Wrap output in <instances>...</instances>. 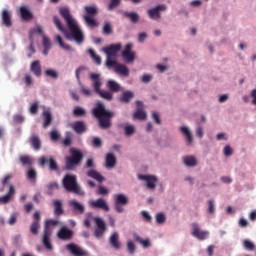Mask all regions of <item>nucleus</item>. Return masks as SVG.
Listing matches in <instances>:
<instances>
[{
  "label": "nucleus",
  "mask_w": 256,
  "mask_h": 256,
  "mask_svg": "<svg viewBox=\"0 0 256 256\" xmlns=\"http://www.w3.org/2000/svg\"><path fill=\"white\" fill-rule=\"evenodd\" d=\"M59 13L66 22L68 30L65 29V26H63V23L61 22L59 17L54 16L53 23L57 27V29H59L61 33H63L68 41H75L78 44L83 43V41H85V36L83 35V31H81V28H79V25H77L75 19H73V16H71V11H69V8H60Z\"/></svg>",
  "instance_id": "nucleus-1"
},
{
  "label": "nucleus",
  "mask_w": 256,
  "mask_h": 256,
  "mask_svg": "<svg viewBox=\"0 0 256 256\" xmlns=\"http://www.w3.org/2000/svg\"><path fill=\"white\" fill-rule=\"evenodd\" d=\"M92 115L98 120L100 129H111L113 125L112 119L115 117V112L105 109V104L99 102L92 110Z\"/></svg>",
  "instance_id": "nucleus-2"
},
{
  "label": "nucleus",
  "mask_w": 256,
  "mask_h": 256,
  "mask_svg": "<svg viewBox=\"0 0 256 256\" xmlns=\"http://www.w3.org/2000/svg\"><path fill=\"white\" fill-rule=\"evenodd\" d=\"M62 184L64 189L68 191V193H74L75 195H85V192L83 189H81V186H79V183H77V176L67 174L64 176L62 180Z\"/></svg>",
  "instance_id": "nucleus-3"
},
{
  "label": "nucleus",
  "mask_w": 256,
  "mask_h": 256,
  "mask_svg": "<svg viewBox=\"0 0 256 256\" xmlns=\"http://www.w3.org/2000/svg\"><path fill=\"white\" fill-rule=\"evenodd\" d=\"M81 163H83V152L77 148H70V156L66 157L65 162L66 169L73 171Z\"/></svg>",
  "instance_id": "nucleus-4"
},
{
  "label": "nucleus",
  "mask_w": 256,
  "mask_h": 256,
  "mask_svg": "<svg viewBox=\"0 0 256 256\" xmlns=\"http://www.w3.org/2000/svg\"><path fill=\"white\" fill-rule=\"evenodd\" d=\"M56 225H59V220L49 219L44 226L42 243L48 251L53 250V244H51V234L53 233V229H51V227H56Z\"/></svg>",
  "instance_id": "nucleus-5"
},
{
  "label": "nucleus",
  "mask_w": 256,
  "mask_h": 256,
  "mask_svg": "<svg viewBox=\"0 0 256 256\" xmlns=\"http://www.w3.org/2000/svg\"><path fill=\"white\" fill-rule=\"evenodd\" d=\"M85 15H84V21L87 23L89 27H98L99 23H97V20L94 19V17H97L99 15V8L95 5L92 6H85L84 7Z\"/></svg>",
  "instance_id": "nucleus-6"
},
{
  "label": "nucleus",
  "mask_w": 256,
  "mask_h": 256,
  "mask_svg": "<svg viewBox=\"0 0 256 256\" xmlns=\"http://www.w3.org/2000/svg\"><path fill=\"white\" fill-rule=\"evenodd\" d=\"M125 205H129V198L124 194H116L114 196V209L117 213H123Z\"/></svg>",
  "instance_id": "nucleus-7"
},
{
  "label": "nucleus",
  "mask_w": 256,
  "mask_h": 256,
  "mask_svg": "<svg viewBox=\"0 0 256 256\" xmlns=\"http://www.w3.org/2000/svg\"><path fill=\"white\" fill-rule=\"evenodd\" d=\"M39 165L40 167H45L48 165L49 171L59 172V164H57V160L52 156L47 158L46 156H41L39 158Z\"/></svg>",
  "instance_id": "nucleus-8"
},
{
  "label": "nucleus",
  "mask_w": 256,
  "mask_h": 256,
  "mask_svg": "<svg viewBox=\"0 0 256 256\" xmlns=\"http://www.w3.org/2000/svg\"><path fill=\"white\" fill-rule=\"evenodd\" d=\"M94 221L96 224L94 235L97 239H101V237H103V235H105L107 232V224H105V220L99 217H96Z\"/></svg>",
  "instance_id": "nucleus-9"
},
{
  "label": "nucleus",
  "mask_w": 256,
  "mask_h": 256,
  "mask_svg": "<svg viewBox=\"0 0 256 256\" xmlns=\"http://www.w3.org/2000/svg\"><path fill=\"white\" fill-rule=\"evenodd\" d=\"M191 227H192V235L199 241H205V239H207V237H209V231L201 230V228L199 227V225L197 223H195V222L192 223Z\"/></svg>",
  "instance_id": "nucleus-10"
},
{
  "label": "nucleus",
  "mask_w": 256,
  "mask_h": 256,
  "mask_svg": "<svg viewBox=\"0 0 256 256\" xmlns=\"http://www.w3.org/2000/svg\"><path fill=\"white\" fill-rule=\"evenodd\" d=\"M138 179L146 182L147 189L154 191L155 187H157V181H159L156 176L153 175H138Z\"/></svg>",
  "instance_id": "nucleus-11"
},
{
  "label": "nucleus",
  "mask_w": 256,
  "mask_h": 256,
  "mask_svg": "<svg viewBox=\"0 0 256 256\" xmlns=\"http://www.w3.org/2000/svg\"><path fill=\"white\" fill-rule=\"evenodd\" d=\"M89 205L90 207H92V209H101L106 213H109V211L111 210L109 208V204H107V201L103 198H98L97 200H91L89 202Z\"/></svg>",
  "instance_id": "nucleus-12"
},
{
  "label": "nucleus",
  "mask_w": 256,
  "mask_h": 256,
  "mask_svg": "<svg viewBox=\"0 0 256 256\" xmlns=\"http://www.w3.org/2000/svg\"><path fill=\"white\" fill-rule=\"evenodd\" d=\"M66 249L73 255V256H89V252L83 250V248L77 246V244L70 243L66 245Z\"/></svg>",
  "instance_id": "nucleus-13"
},
{
  "label": "nucleus",
  "mask_w": 256,
  "mask_h": 256,
  "mask_svg": "<svg viewBox=\"0 0 256 256\" xmlns=\"http://www.w3.org/2000/svg\"><path fill=\"white\" fill-rule=\"evenodd\" d=\"M131 49H133V44L128 43L121 53L123 59H125L127 63H133V61H135V52L131 51Z\"/></svg>",
  "instance_id": "nucleus-14"
},
{
  "label": "nucleus",
  "mask_w": 256,
  "mask_h": 256,
  "mask_svg": "<svg viewBox=\"0 0 256 256\" xmlns=\"http://www.w3.org/2000/svg\"><path fill=\"white\" fill-rule=\"evenodd\" d=\"M165 9H167V6L158 5L148 10V16L150 17V19L154 20L161 19V11H165Z\"/></svg>",
  "instance_id": "nucleus-15"
},
{
  "label": "nucleus",
  "mask_w": 256,
  "mask_h": 256,
  "mask_svg": "<svg viewBox=\"0 0 256 256\" xmlns=\"http://www.w3.org/2000/svg\"><path fill=\"white\" fill-rule=\"evenodd\" d=\"M121 51V43L111 44L110 46L104 48V53L107 57H117V53Z\"/></svg>",
  "instance_id": "nucleus-16"
},
{
  "label": "nucleus",
  "mask_w": 256,
  "mask_h": 256,
  "mask_svg": "<svg viewBox=\"0 0 256 256\" xmlns=\"http://www.w3.org/2000/svg\"><path fill=\"white\" fill-rule=\"evenodd\" d=\"M108 243L112 247V249H115V251H119V249H121V241H119V233L113 232L109 237Z\"/></svg>",
  "instance_id": "nucleus-17"
},
{
  "label": "nucleus",
  "mask_w": 256,
  "mask_h": 256,
  "mask_svg": "<svg viewBox=\"0 0 256 256\" xmlns=\"http://www.w3.org/2000/svg\"><path fill=\"white\" fill-rule=\"evenodd\" d=\"M20 11V17L22 21H31L33 20V12L27 7V6H21L19 8Z\"/></svg>",
  "instance_id": "nucleus-18"
},
{
  "label": "nucleus",
  "mask_w": 256,
  "mask_h": 256,
  "mask_svg": "<svg viewBox=\"0 0 256 256\" xmlns=\"http://www.w3.org/2000/svg\"><path fill=\"white\" fill-rule=\"evenodd\" d=\"M116 165H117V157H115V154L113 153L106 154V158H105L106 169H115Z\"/></svg>",
  "instance_id": "nucleus-19"
},
{
  "label": "nucleus",
  "mask_w": 256,
  "mask_h": 256,
  "mask_svg": "<svg viewBox=\"0 0 256 256\" xmlns=\"http://www.w3.org/2000/svg\"><path fill=\"white\" fill-rule=\"evenodd\" d=\"M72 237H73V232L65 226H63L58 231V238L62 239V241H69V239H71Z\"/></svg>",
  "instance_id": "nucleus-20"
},
{
  "label": "nucleus",
  "mask_w": 256,
  "mask_h": 256,
  "mask_svg": "<svg viewBox=\"0 0 256 256\" xmlns=\"http://www.w3.org/2000/svg\"><path fill=\"white\" fill-rule=\"evenodd\" d=\"M71 128L78 135H81L87 131V125H85V122H83V121L74 122L73 124H71Z\"/></svg>",
  "instance_id": "nucleus-21"
},
{
  "label": "nucleus",
  "mask_w": 256,
  "mask_h": 256,
  "mask_svg": "<svg viewBox=\"0 0 256 256\" xmlns=\"http://www.w3.org/2000/svg\"><path fill=\"white\" fill-rule=\"evenodd\" d=\"M2 25H4V27H12L13 22L11 20V12H9V10L4 9L2 11Z\"/></svg>",
  "instance_id": "nucleus-22"
},
{
  "label": "nucleus",
  "mask_w": 256,
  "mask_h": 256,
  "mask_svg": "<svg viewBox=\"0 0 256 256\" xmlns=\"http://www.w3.org/2000/svg\"><path fill=\"white\" fill-rule=\"evenodd\" d=\"M30 71L35 75V77H41V62L39 60H35L30 65Z\"/></svg>",
  "instance_id": "nucleus-23"
},
{
  "label": "nucleus",
  "mask_w": 256,
  "mask_h": 256,
  "mask_svg": "<svg viewBox=\"0 0 256 256\" xmlns=\"http://www.w3.org/2000/svg\"><path fill=\"white\" fill-rule=\"evenodd\" d=\"M53 206H54V215L56 217H61V215L65 213V210H63V201L53 200Z\"/></svg>",
  "instance_id": "nucleus-24"
},
{
  "label": "nucleus",
  "mask_w": 256,
  "mask_h": 256,
  "mask_svg": "<svg viewBox=\"0 0 256 256\" xmlns=\"http://www.w3.org/2000/svg\"><path fill=\"white\" fill-rule=\"evenodd\" d=\"M29 143L35 151H39V149H41V138H39V135L32 134L29 138Z\"/></svg>",
  "instance_id": "nucleus-25"
},
{
  "label": "nucleus",
  "mask_w": 256,
  "mask_h": 256,
  "mask_svg": "<svg viewBox=\"0 0 256 256\" xmlns=\"http://www.w3.org/2000/svg\"><path fill=\"white\" fill-rule=\"evenodd\" d=\"M42 117H43V128L47 129V127H49V125H51L52 121H53V115H51V111L49 110H44L42 113Z\"/></svg>",
  "instance_id": "nucleus-26"
},
{
  "label": "nucleus",
  "mask_w": 256,
  "mask_h": 256,
  "mask_svg": "<svg viewBox=\"0 0 256 256\" xmlns=\"http://www.w3.org/2000/svg\"><path fill=\"white\" fill-rule=\"evenodd\" d=\"M70 207H73V211L78 213L79 215H83L85 213V206L81 203L77 202V200H72L69 202Z\"/></svg>",
  "instance_id": "nucleus-27"
},
{
  "label": "nucleus",
  "mask_w": 256,
  "mask_h": 256,
  "mask_svg": "<svg viewBox=\"0 0 256 256\" xmlns=\"http://www.w3.org/2000/svg\"><path fill=\"white\" fill-rule=\"evenodd\" d=\"M90 79L93 83L94 91H99L101 89V78L99 74L92 73L90 74Z\"/></svg>",
  "instance_id": "nucleus-28"
},
{
  "label": "nucleus",
  "mask_w": 256,
  "mask_h": 256,
  "mask_svg": "<svg viewBox=\"0 0 256 256\" xmlns=\"http://www.w3.org/2000/svg\"><path fill=\"white\" fill-rule=\"evenodd\" d=\"M87 176L95 179L98 183H103V181H105V177H103L101 173L97 172V170H89L87 172Z\"/></svg>",
  "instance_id": "nucleus-29"
},
{
  "label": "nucleus",
  "mask_w": 256,
  "mask_h": 256,
  "mask_svg": "<svg viewBox=\"0 0 256 256\" xmlns=\"http://www.w3.org/2000/svg\"><path fill=\"white\" fill-rule=\"evenodd\" d=\"M183 163L186 167H196L197 158L195 156H185L183 158Z\"/></svg>",
  "instance_id": "nucleus-30"
},
{
  "label": "nucleus",
  "mask_w": 256,
  "mask_h": 256,
  "mask_svg": "<svg viewBox=\"0 0 256 256\" xmlns=\"http://www.w3.org/2000/svg\"><path fill=\"white\" fill-rule=\"evenodd\" d=\"M135 97V94L131 91H125L120 98L121 103H130L131 99Z\"/></svg>",
  "instance_id": "nucleus-31"
},
{
  "label": "nucleus",
  "mask_w": 256,
  "mask_h": 256,
  "mask_svg": "<svg viewBox=\"0 0 256 256\" xmlns=\"http://www.w3.org/2000/svg\"><path fill=\"white\" fill-rule=\"evenodd\" d=\"M115 72L123 75L124 77H129V68L123 64H118L116 66Z\"/></svg>",
  "instance_id": "nucleus-32"
},
{
  "label": "nucleus",
  "mask_w": 256,
  "mask_h": 256,
  "mask_svg": "<svg viewBox=\"0 0 256 256\" xmlns=\"http://www.w3.org/2000/svg\"><path fill=\"white\" fill-rule=\"evenodd\" d=\"M133 117H134V119H139L140 121H145V119H147V113H145L143 108H137Z\"/></svg>",
  "instance_id": "nucleus-33"
},
{
  "label": "nucleus",
  "mask_w": 256,
  "mask_h": 256,
  "mask_svg": "<svg viewBox=\"0 0 256 256\" xmlns=\"http://www.w3.org/2000/svg\"><path fill=\"white\" fill-rule=\"evenodd\" d=\"M180 131L181 133H183V135H185L188 143H193V134L191 133L189 128H187L186 126H182L180 127Z\"/></svg>",
  "instance_id": "nucleus-34"
},
{
  "label": "nucleus",
  "mask_w": 256,
  "mask_h": 256,
  "mask_svg": "<svg viewBox=\"0 0 256 256\" xmlns=\"http://www.w3.org/2000/svg\"><path fill=\"white\" fill-rule=\"evenodd\" d=\"M96 93H98V95H100V97H102V99H106V101L113 100V93H111L109 91L99 89L98 91H96Z\"/></svg>",
  "instance_id": "nucleus-35"
},
{
  "label": "nucleus",
  "mask_w": 256,
  "mask_h": 256,
  "mask_svg": "<svg viewBox=\"0 0 256 256\" xmlns=\"http://www.w3.org/2000/svg\"><path fill=\"white\" fill-rule=\"evenodd\" d=\"M124 17L130 19L132 23H138L139 21V14L137 12H124Z\"/></svg>",
  "instance_id": "nucleus-36"
},
{
  "label": "nucleus",
  "mask_w": 256,
  "mask_h": 256,
  "mask_svg": "<svg viewBox=\"0 0 256 256\" xmlns=\"http://www.w3.org/2000/svg\"><path fill=\"white\" fill-rule=\"evenodd\" d=\"M56 42L58 43L59 47H61V49H64L65 51H71V45L66 44L63 41V38H61L59 35H56Z\"/></svg>",
  "instance_id": "nucleus-37"
},
{
  "label": "nucleus",
  "mask_w": 256,
  "mask_h": 256,
  "mask_svg": "<svg viewBox=\"0 0 256 256\" xmlns=\"http://www.w3.org/2000/svg\"><path fill=\"white\" fill-rule=\"evenodd\" d=\"M107 87L108 89H110V91H113L114 93H117L119 89H121V86L114 80H109L107 82Z\"/></svg>",
  "instance_id": "nucleus-38"
},
{
  "label": "nucleus",
  "mask_w": 256,
  "mask_h": 256,
  "mask_svg": "<svg viewBox=\"0 0 256 256\" xmlns=\"http://www.w3.org/2000/svg\"><path fill=\"white\" fill-rule=\"evenodd\" d=\"M74 117H85L87 115V111L84 108L76 106L73 110Z\"/></svg>",
  "instance_id": "nucleus-39"
},
{
  "label": "nucleus",
  "mask_w": 256,
  "mask_h": 256,
  "mask_svg": "<svg viewBox=\"0 0 256 256\" xmlns=\"http://www.w3.org/2000/svg\"><path fill=\"white\" fill-rule=\"evenodd\" d=\"M88 53L93 61H95L96 65H101V56L97 55V53H95V50L90 48L88 49Z\"/></svg>",
  "instance_id": "nucleus-40"
},
{
  "label": "nucleus",
  "mask_w": 256,
  "mask_h": 256,
  "mask_svg": "<svg viewBox=\"0 0 256 256\" xmlns=\"http://www.w3.org/2000/svg\"><path fill=\"white\" fill-rule=\"evenodd\" d=\"M47 189H48V195H53L54 191H57V189H59V183L57 182H50L47 185Z\"/></svg>",
  "instance_id": "nucleus-41"
},
{
  "label": "nucleus",
  "mask_w": 256,
  "mask_h": 256,
  "mask_svg": "<svg viewBox=\"0 0 256 256\" xmlns=\"http://www.w3.org/2000/svg\"><path fill=\"white\" fill-rule=\"evenodd\" d=\"M19 161L22 165H33V159L27 155L20 156Z\"/></svg>",
  "instance_id": "nucleus-42"
},
{
  "label": "nucleus",
  "mask_w": 256,
  "mask_h": 256,
  "mask_svg": "<svg viewBox=\"0 0 256 256\" xmlns=\"http://www.w3.org/2000/svg\"><path fill=\"white\" fill-rule=\"evenodd\" d=\"M41 227V224L38 222H32L31 226H30V232L32 233V235H39V229Z\"/></svg>",
  "instance_id": "nucleus-43"
},
{
  "label": "nucleus",
  "mask_w": 256,
  "mask_h": 256,
  "mask_svg": "<svg viewBox=\"0 0 256 256\" xmlns=\"http://www.w3.org/2000/svg\"><path fill=\"white\" fill-rule=\"evenodd\" d=\"M46 77H51V79H58L59 78V73L56 70L53 69H47L45 71Z\"/></svg>",
  "instance_id": "nucleus-44"
},
{
  "label": "nucleus",
  "mask_w": 256,
  "mask_h": 256,
  "mask_svg": "<svg viewBox=\"0 0 256 256\" xmlns=\"http://www.w3.org/2000/svg\"><path fill=\"white\" fill-rule=\"evenodd\" d=\"M118 65H119V63L117 61L113 60V57L107 56V58H106V66L107 67H114V70H115Z\"/></svg>",
  "instance_id": "nucleus-45"
},
{
  "label": "nucleus",
  "mask_w": 256,
  "mask_h": 256,
  "mask_svg": "<svg viewBox=\"0 0 256 256\" xmlns=\"http://www.w3.org/2000/svg\"><path fill=\"white\" fill-rule=\"evenodd\" d=\"M243 247L246 248L247 251H255V244L250 240H244Z\"/></svg>",
  "instance_id": "nucleus-46"
},
{
  "label": "nucleus",
  "mask_w": 256,
  "mask_h": 256,
  "mask_svg": "<svg viewBox=\"0 0 256 256\" xmlns=\"http://www.w3.org/2000/svg\"><path fill=\"white\" fill-rule=\"evenodd\" d=\"M27 179H29L30 181H35V179H37V171L33 168H30L27 171Z\"/></svg>",
  "instance_id": "nucleus-47"
},
{
  "label": "nucleus",
  "mask_w": 256,
  "mask_h": 256,
  "mask_svg": "<svg viewBox=\"0 0 256 256\" xmlns=\"http://www.w3.org/2000/svg\"><path fill=\"white\" fill-rule=\"evenodd\" d=\"M124 131H125V135H127V137H131V135H133V133H135V127L133 125L127 124L126 126H124Z\"/></svg>",
  "instance_id": "nucleus-48"
},
{
  "label": "nucleus",
  "mask_w": 256,
  "mask_h": 256,
  "mask_svg": "<svg viewBox=\"0 0 256 256\" xmlns=\"http://www.w3.org/2000/svg\"><path fill=\"white\" fill-rule=\"evenodd\" d=\"M103 146V141L99 137H94L92 140V147L99 149Z\"/></svg>",
  "instance_id": "nucleus-49"
},
{
  "label": "nucleus",
  "mask_w": 256,
  "mask_h": 256,
  "mask_svg": "<svg viewBox=\"0 0 256 256\" xmlns=\"http://www.w3.org/2000/svg\"><path fill=\"white\" fill-rule=\"evenodd\" d=\"M103 33L104 35H111L113 33V26H111V23L106 22L104 24Z\"/></svg>",
  "instance_id": "nucleus-50"
},
{
  "label": "nucleus",
  "mask_w": 256,
  "mask_h": 256,
  "mask_svg": "<svg viewBox=\"0 0 256 256\" xmlns=\"http://www.w3.org/2000/svg\"><path fill=\"white\" fill-rule=\"evenodd\" d=\"M29 111L31 115H37V113H39V102L32 103Z\"/></svg>",
  "instance_id": "nucleus-51"
},
{
  "label": "nucleus",
  "mask_w": 256,
  "mask_h": 256,
  "mask_svg": "<svg viewBox=\"0 0 256 256\" xmlns=\"http://www.w3.org/2000/svg\"><path fill=\"white\" fill-rule=\"evenodd\" d=\"M12 121L15 125H20L23 123V121H25V118L20 114H16L13 116Z\"/></svg>",
  "instance_id": "nucleus-52"
},
{
  "label": "nucleus",
  "mask_w": 256,
  "mask_h": 256,
  "mask_svg": "<svg viewBox=\"0 0 256 256\" xmlns=\"http://www.w3.org/2000/svg\"><path fill=\"white\" fill-rule=\"evenodd\" d=\"M119 5H121V0H110L108 11H113L115 7H119Z\"/></svg>",
  "instance_id": "nucleus-53"
},
{
  "label": "nucleus",
  "mask_w": 256,
  "mask_h": 256,
  "mask_svg": "<svg viewBox=\"0 0 256 256\" xmlns=\"http://www.w3.org/2000/svg\"><path fill=\"white\" fill-rule=\"evenodd\" d=\"M24 83L27 87H31V85H33V76H31V74H25Z\"/></svg>",
  "instance_id": "nucleus-54"
},
{
  "label": "nucleus",
  "mask_w": 256,
  "mask_h": 256,
  "mask_svg": "<svg viewBox=\"0 0 256 256\" xmlns=\"http://www.w3.org/2000/svg\"><path fill=\"white\" fill-rule=\"evenodd\" d=\"M165 221H167V217H165V214H163V213L156 214V223L161 225V224L165 223Z\"/></svg>",
  "instance_id": "nucleus-55"
},
{
  "label": "nucleus",
  "mask_w": 256,
  "mask_h": 256,
  "mask_svg": "<svg viewBox=\"0 0 256 256\" xmlns=\"http://www.w3.org/2000/svg\"><path fill=\"white\" fill-rule=\"evenodd\" d=\"M136 241H138V243H141V245H143V247H145L147 249V247H151V242L149 241V239L143 240L141 239V237L137 236Z\"/></svg>",
  "instance_id": "nucleus-56"
},
{
  "label": "nucleus",
  "mask_w": 256,
  "mask_h": 256,
  "mask_svg": "<svg viewBox=\"0 0 256 256\" xmlns=\"http://www.w3.org/2000/svg\"><path fill=\"white\" fill-rule=\"evenodd\" d=\"M127 249H128V253H130V255H135V243H133L132 241H128L127 242Z\"/></svg>",
  "instance_id": "nucleus-57"
},
{
  "label": "nucleus",
  "mask_w": 256,
  "mask_h": 256,
  "mask_svg": "<svg viewBox=\"0 0 256 256\" xmlns=\"http://www.w3.org/2000/svg\"><path fill=\"white\" fill-rule=\"evenodd\" d=\"M50 139L51 141H57L58 139H61V134L57 130H52L50 132Z\"/></svg>",
  "instance_id": "nucleus-58"
},
{
  "label": "nucleus",
  "mask_w": 256,
  "mask_h": 256,
  "mask_svg": "<svg viewBox=\"0 0 256 256\" xmlns=\"http://www.w3.org/2000/svg\"><path fill=\"white\" fill-rule=\"evenodd\" d=\"M17 217H19L17 212L12 213L8 220L9 225H15V223H17Z\"/></svg>",
  "instance_id": "nucleus-59"
},
{
  "label": "nucleus",
  "mask_w": 256,
  "mask_h": 256,
  "mask_svg": "<svg viewBox=\"0 0 256 256\" xmlns=\"http://www.w3.org/2000/svg\"><path fill=\"white\" fill-rule=\"evenodd\" d=\"M80 93H82V95H85L86 97H89V95H91L93 93V91H91V89L81 85Z\"/></svg>",
  "instance_id": "nucleus-60"
},
{
  "label": "nucleus",
  "mask_w": 256,
  "mask_h": 256,
  "mask_svg": "<svg viewBox=\"0 0 256 256\" xmlns=\"http://www.w3.org/2000/svg\"><path fill=\"white\" fill-rule=\"evenodd\" d=\"M43 47L44 49H51V40L45 35H43Z\"/></svg>",
  "instance_id": "nucleus-61"
},
{
  "label": "nucleus",
  "mask_w": 256,
  "mask_h": 256,
  "mask_svg": "<svg viewBox=\"0 0 256 256\" xmlns=\"http://www.w3.org/2000/svg\"><path fill=\"white\" fill-rule=\"evenodd\" d=\"M152 119L156 125H161V116L159 115V112H153Z\"/></svg>",
  "instance_id": "nucleus-62"
},
{
  "label": "nucleus",
  "mask_w": 256,
  "mask_h": 256,
  "mask_svg": "<svg viewBox=\"0 0 256 256\" xmlns=\"http://www.w3.org/2000/svg\"><path fill=\"white\" fill-rule=\"evenodd\" d=\"M97 194L98 195H109V189H107L105 186H99Z\"/></svg>",
  "instance_id": "nucleus-63"
},
{
  "label": "nucleus",
  "mask_w": 256,
  "mask_h": 256,
  "mask_svg": "<svg viewBox=\"0 0 256 256\" xmlns=\"http://www.w3.org/2000/svg\"><path fill=\"white\" fill-rule=\"evenodd\" d=\"M208 213H211L212 215L215 213V201L213 200L208 201Z\"/></svg>",
  "instance_id": "nucleus-64"
}]
</instances>
